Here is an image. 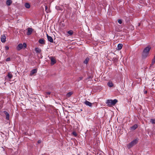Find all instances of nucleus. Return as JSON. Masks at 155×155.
<instances>
[{
    "label": "nucleus",
    "instance_id": "cd10ccee",
    "mask_svg": "<svg viewBox=\"0 0 155 155\" xmlns=\"http://www.w3.org/2000/svg\"><path fill=\"white\" fill-rule=\"evenodd\" d=\"M72 134L75 136H77V134L75 132H74L72 133Z\"/></svg>",
    "mask_w": 155,
    "mask_h": 155
},
{
    "label": "nucleus",
    "instance_id": "f8f14e48",
    "mask_svg": "<svg viewBox=\"0 0 155 155\" xmlns=\"http://www.w3.org/2000/svg\"><path fill=\"white\" fill-rule=\"evenodd\" d=\"M37 72V69H35L32 70L31 71L30 74V75L32 76L34 74L36 73Z\"/></svg>",
    "mask_w": 155,
    "mask_h": 155
},
{
    "label": "nucleus",
    "instance_id": "bb28decb",
    "mask_svg": "<svg viewBox=\"0 0 155 155\" xmlns=\"http://www.w3.org/2000/svg\"><path fill=\"white\" fill-rule=\"evenodd\" d=\"M82 79H83V77H80L78 79V81H80L82 80Z\"/></svg>",
    "mask_w": 155,
    "mask_h": 155
},
{
    "label": "nucleus",
    "instance_id": "9d476101",
    "mask_svg": "<svg viewBox=\"0 0 155 155\" xmlns=\"http://www.w3.org/2000/svg\"><path fill=\"white\" fill-rule=\"evenodd\" d=\"M39 43L41 44L45 45V40L44 39H40L38 40Z\"/></svg>",
    "mask_w": 155,
    "mask_h": 155
},
{
    "label": "nucleus",
    "instance_id": "2f4dec72",
    "mask_svg": "<svg viewBox=\"0 0 155 155\" xmlns=\"http://www.w3.org/2000/svg\"><path fill=\"white\" fill-rule=\"evenodd\" d=\"M144 94H146L147 93V91H144Z\"/></svg>",
    "mask_w": 155,
    "mask_h": 155
},
{
    "label": "nucleus",
    "instance_id": "f257e3e1",
    "mask_svg": "<svg viewBox=\"0 0 155 155\" xmlns=\"http://www.w3.org/2000/svg\"><path fill=\"white\" fill-rule=\"evenodd\" d=\"M151 48V47L149 45L144 49L142 53V56L143 58H146L148 56Z\"/></svg>",
    "mask_w": 155,
    "mask_h": 155
},
{
    "label": "nucleus",
    "instance_id": "dca6fc26",
    "mask_svg": "<svg viewBox=\"0 0 155 155\" xmlns=\"http://www.w3.org/2000/svg\"><path fill=\"white\" fill-rule=\"evenodd\" d=\"M4 112V113L6 114V119L7 120H9V114L8 113H7V112H6V111H5Z\"/></svg>",
    "mask_w": 155,
    "mask_h": 155
},
{
    "label": "nucleus",
    "instance_id": "a878e982",
    "mask_svg": "<svg viewBox=\"0 0 155 155\" xmlns=\"http://www.w3.org/2000/svg\"><path fill=\"white\" fill-rule=\"evenodd\" d=\"M10 60H11V58H8L6 59V61H10Z\"/></svg>",
    "mask_w": 155,
    "mask_h": 155
},
{
    "label": "nucleus",
    "instance_id": "473e14b6",
    "mask_svg": "<svg viewBox=\"0 0 155 155\" xmlns=\"http://www.w3.org/2000/svg\"><path fill=\"white\" fill-rule=\"evenodd\" d=\"M41 141L40 140H39L38 141V143H41Z\"/></svg>",
    "mask_w": 155,
    "mask_h": 155
},
{
    "label": "nucleus",
    "instance_id": "6ab92c4d",
    "mask_svg": "<svg viewBox=\"0 0 155 155\" xmlns=\"http://www.w3.org/2000/svg\"><path fill=\"white\" fill-rule=\"evenodd\" d=\"M73 94V92H70L68 93L67 94H66V96L68 97H70L71 95Z\"/></svg>",
    "mask_w": 155,
    "mask_h": 155
},
{
    "label": "nucleus",
    "instance_id": "2eb2a0df",
    "mask_svg": "<svg viewBox=\"0 0 155 155\" xmlns=\"http://www.w3.org/2000/svg\"><path fill=\"white\" fill-rule=\"evenodd\" d=\"M35 51L37 53H40L41 52V50L38 48H35Z\"/></svg>",
    "mask_w": 155,
    "mask_h": 155
},
{
    "label": "nucleus",
    "instance_id": "20e7f679",
    "mask_svg": "<svg viewBox=\"0 0 155 155\" xmlns=\"http://www.w3.org/2000/svg\"><path fill=\"white\" fill-rule=\"evenodd\" d=\"M27 45L25 43H24L22 45V44H20L18 45L16 47V49L18 51H20L22 48H26Z\"/></svg>",
    "mask_w": 155,
    "mask_h": 155
},
{
    "label": "nucleus",
    "instance_id": "c85d7f7f",
    "mask_svg": "<svg viewBox=\"0 0 155 155\" xmlns=\"http://www.w3.org/2000/svg\"><path fill=\"white\" fill-rule=\"evenodd\" d=\"M5 49L7 50H8L9 48L8 46H6L5 47Z\"/></svg>",
    "mask_w": 155,
    "mask_h": 155
},
{
    "label": "nucleus",
    "instance_id": "c756f323",
    "mask_svg": "<svg viewBox=\"0 0 155 155\" xmlns=\"http://www.w3.org/2000/svg\"><path fill=\"white\" fill-rule=\"evenodd\" d=\"M45 10H46V12H47V10L48 9V7H47V6H45Z\"/></svg>",
    "mask_w": 155,
    "mask_h": 155
},
{
    "label": "nucleus",
    "instance_id": "6e6552de",
    "mask_svg": "<svg viewBox=\"0 0 155 155\" xmlns=\"http://www.w3.org/2000/svg\"><path fill=\"white\" fill-rule=\"evenodd\" d=\"M13 77V75L12 73L9 72L8 73L6 77V78H8L9 80H10Z\"/></svg>",
    "mask_w": 155,
    "mask_h": 155
},
{
    "label": "nucleus",
    "instance_id": "5701e85b",
    "mask_svg": "<svg viewBox=\"0 0 155 155\" xmlns=\"http://www.w3.org/2000/svg\"><path fill=\"white\" fill-rule=\"evenodd\" d=\"M150 122L152 124H155V119H150Z\"/></svg>",
    "mask_w": 155,
    "mask_h": 155
},
{
    "label": "nucleus",
    "instance_id": "f3484780",
    "mask_svg": "<svg viewBox=\"0 0 155 155\" xmlns=\"http://www.w3.org/2000/svg\"><path fill=\"white\" fill-rule=\"evenodd\" d=\"M89 60V58H87L84 61V63L85 64H87Z\"/></svg>",
    "mask_w": 155,
    "mask_h": 155
},
{
    "label": "nucleus",
    "instance_id": "b1692460",
    "mask_svg": "<svg viewBox=\"0 0 155 155\" xmlns=\"http://www.w3.org/2000/svg\"><path fill=\"white\" fill-rule=\"evenodd\" d=\"M68 33L69 35H71L73 34V31L72 30H70L68 31Z\"/></svg>",
    "mask_w": 155,
    "mask_h": 155
},
{
    "label": "nucleus",
    "instance_id": "a211bd4d",
    "mask_svg": "<svg viewBox=\"0 0 155 155\" xmlns=\"http://www.w3.org/2000/svg\"><path fill=\"white\" fill-rule=\"evenodd\" d=\"M155 63V58H154L153 59L151 64H150V67H152Z\"/></svg>",
    "mask_w": 155,
    "mask_h": 155
},
{
    "label": "nucleus",
    "instance_id": "7ed1b4c3",
    "mask_svg": "<svg viewBox=\"0 0 155 155\" xmlns=\"http://www.w3.org/2000/svg\"><path fill=\"white\" fill-rule=\"evenodd\" d=\"M138 141V140L137 139H136L133 140L130 143L127 144V146L128 148H130L136 144L137 143Z\"/></svg>",
    "mask_w": 155,
    "mask_h": 155
},
{
    "label": "nucleus",
    "instance_id": "4468645a",
    "mask_svg": "<svg viewBox=\"0 0 155 155\" xmlns=\"http://www.w3.org/2000/svg\"><path fill=\"white\" fill-rule=\"evenodd\" d=\"M12 3V1L11 0H8L6 1V4L8 6H9Z\"/></svg>",
    "mask_w": 155,
    "mask_h": 155
},
{
    "label": "nucleus",
    "instance_id": "7c9ffc66",
    "mask_svg": "<svg viewBox=\"0 0 155 155\" xmlns=\"http://www.w3.org/2000/svg\"><path fill=\"white\" fill-rule=\"evenodd\" d=\"M46 94L48 95H50L51 94L50 92H47L46 93Z\"/></svg>",
    "mask_w": 155,
    "mask_h": 155
},
{
    "label": "nucleus",
    "instance_id": "f03ea898",
    "mask_svg": "<svg viewBox=\"0 0 155 155\" xmlns=\"http://www.w3.org/2000/svg\"><path fill=\"white\" fill-rule=\"evenodd\" d=\"M117 102V100L116 99L114 100H108L107 101L106 104L109 106H114Z\"/></svg>",
    "mask_w": 155,
    "mask_h": 155
},
{
    "label": "nucleus",
    "instance_id": "39448f33",
    "mask_svg": "<svg viewBox=\"0 0 155 155\" xmlns=\"http://www.w3.org/2000/svg\"><path fill=\"white\" fill-rule=\"evenodd\" d=\"M49 57L51 60V65H53L56 63V61L54 57L51 56Z\"/></svg>",
    "mask_w": 155,
    "mask_h": 155
},
{
    "label": "nucleus",
    "instance_id": "0eeeda50",
    "mask_svg": "<svg viewBox=\"0 0 155 155\" xmlns=\"http://www.w3.org/2000/svg\"><path fill=\"white\" fill-rule=\"evenodd\" d=\"M47 36L48 40L50 42H53V40L51 36H49L48 34H47Z\"/></svg>",
    "mask_w": 155,
    "mask_h": 155
},
{
    "label": "nucleus",
    "instance_id": "412c9836",
    "mask_svg": "<svg viewBox=\"0 0 155 155\" xmlns=\"http://www.w3.org/2000/svg\"><path fill=\"white\" fill-rule=\"evenodd\" d=\"M137 124H135L133 126L131 127L132 129L134 130L137 127Z\"/></svg>",
    "mask_w": 155,
    "mask_h": 155
},
{
    "label": "nucleus",
    "instance_id": "1a4fd4ad",
    "mask_svg": "<svg viewBox=\"0 0 155 155\" xmlns=\"http://www.w3.org/2000/svg\"><path fill=\"white\" fill-rule=\"evenodd\" d=\"M33 29L31 28H28V32H27V35H30L32 32Z\"/></svg>",
    "mask_w": 155,
    "mask_h": 155
},
{
    "label": "nucleus",
    "instance_id": "9b49d317",
    "mask_svg": "<svg viewBox=\"0 0 155 155\" xmlns=\"http://www.w3.org/2000/svg\"><path fill=\"white\" fill-rule=\"evenodd\" d=\"M84 104L87 106H88L90 107L92 106V103L88 101H86L84 102Z\"/></svg>",
    "mask_w": 155,
    "mask_h": 155
},
{
    "label": "nucleus",
    "instance_id": "423d86ee",
    "mask_svg": "<svg viewBox=\"0 0 155 155\" xmlns=\"http://www.w3.org/2000/svg\"><path fill=\"white\" fill-rule=\"evenodd\" d=\"M1 41L3 43H4L6 41V36L5 35H3L1 36Z\"/></svg>",
    "mask_w": 155,
    "mask_h": 155
},
{
    "label": "nucleus",
    "instance_id": "aec40b11",
    "mask_svg": "<svg viewBox=\"0 0 155 155\" xmlns=\"http://www.w3.org/2000/svg\"><path fill=\"white\" fill-rule=\"evenodd\" d=\"M107 85L109 87H112L113 85V84L111 81H109L107 83Z\"/></svg>",
    "mask_w": 155,
    "mask_h": 155
},
{
    "label": "nucleus",
    "instance_id": "ddd939ff",
    "mask_svg": "<svg viewBox=\"0 0 155 155\" xmlns=\"http://www.w3.org/2000/svg\"><path fill=\"white\" fill-rule=\"evenodd\" d=\"M122 46H123L122 44H118V45H117V50H121L122 48Z\"/></svg>",
    "mask_w": 155,
    "mask_h": 155
},
{
    "label": "nucleus",
    "instance_id": "393cba45",
    "mask_svg": "<svg viewBox=\"0 0 155 155\" xmlns=\"http://www.w3.org/2000/svg\"><path fill=\"white\" fill-rule=\"evenodd\" d=\"M118 22L120 24H121L122 23V21L121 19H118Z\"/></svg>",
    "mask_w": 155,
    "mask_h": 155
},
{
    "label": "nucleus",
    "instance_id": "4be33fe9",
    "mask_svg": "<svg viewBox=\"0 0 155 155\" xmlns=\"http://www.w3.org/2000/svg\"><path fill=\"white\" fill-rule=\"evenodd\" d=\"M25 7L27 8H29L30 7V5L28 3H25Z\"/></svg>",
    "mask_w": 155,
    "mask_h": 155
}]
</instances>
